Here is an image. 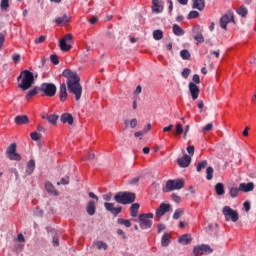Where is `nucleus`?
Returning a JSON list of instances; mask_svg holds the SVG:
<instances>
[{
    "instance_id": "obj_35",
    "label": "nucleus",
    "mask_w": 256,
    "mask_h": 256,
    "mask_svg": "<svg viewBox=\"0 0 256 256\" xmlns=\"http://www.w3.org/2000/svg\"><path fill=\"white\" fill-rule=\"evenodd\" d=\"M153 38L155 41H161L163 39V31L162 30H155L153 32Z\"/></svg>"
},
{
    "instance_id": "obj_49",
    "label": "nucleus",
    "mask_w": 256,
    "mask_h": 256,
    "mask_svg": "<svg viewBox=\"0 0 256 256\" xmlns=\"http://www.w3.org/2000/svg\"><path fill=\"white\" fill-rule=\"evenodd\" d=\"M182 77L184 79H187L189 77V75H191V69L189 68H185L182 73H181Z\"/></svg>"
},
{
    "instance_id": "obj_53",
    "label": "nucleus",
    "mask_w": 256,
    "mask_h": 256,
    "mask_svg": "<svg viewBox=\"0 0 256 256\" xmlns=\"http://www.w3.org/2000/svg\"><path fill=\"white\" fill-rule=\"evenodd\" d=\"M192 81L194 84L199 85V83H201V78L199 77V74H194L192 77Z\"/></svg>"
},
{
    "instance_id": "obj_47",
    "label": "nucleus",
    "mask_w": 256,
    "mask_h": 256,
    "mask_svg": "<svg viewBox=\"0 0 256 256\" xmlns=\"http://www.w3.org/2000/svg\"><path fill=\"white\" fill-rule=\"evenodd\" d=\"M50 60L53 65H59V56L57 54L50 55Z\"/></svg>"
},
{
    "instance_id": "obj_34",
    "label": "nucleus",
    "mask_w": 256,
    "mask_h": 256,
    "mask_svg": "<svg viewBox=\"0 0 256 256\" xmlns=\"http://www.w3.org/2000/svg\"><path fill=\"white\" fill-rule=\"evenodd\" d=\"M239 191H241V190H239V188H237V187L230 188V190H229L230 197H232V199H235V197H238Z\"/></svg>"
},
{
    "instance_id": "obj_32",
    "label": "nucleus",
    "mask_w": 256,
    "mask_h": 256,
    "mask_svg": "<svg viewBox=\"0 0 256 256\" xmlns=\"http://www.w3.org/2000/svg\"><path fill=\"white\" fill-rule=\"evenodd\" d=\"M39 91H41V88H39V87H34L32 90H30L28 92V94L26 95L27 101H29V99H31V97H35V95H37V93H39Z\"/></svg>"
},
{
    "instance_id": "obj_63",
    "label": "nucleus",
    "mask_w": 256,
    "mask_h": 256,
    "mask_svg": "<svg viewBox=\"0 0 256 256\" xmlns=\"http://www.w3.org/2000/svg\"><path fill=\"white\" fill-rule=\"evenodd\" d=\"M17 240L19 243H25V236H23V234H18Z\"/></svg>"
},
{
    "instance_id": "obj_26",
    "label": "nucleus",
    "mask_w": 256,
    "mask_h": 256,
    "mask_svg": "<svg viewBox=\"0 0 256 256\" xmlns=\"http://www.w3.org/2000/svg\"><path fill=\"white\" fill-rule=\"evenodd\" d=\"M216 191V195L221 197V195H225V185L223 183H217L214 187Z\"/></svg>"
},
{
    "instance_id": "obj_17",
    "label": "nucleus",
    "mask_w": 256,
    "mask_h": 256,
    "mask_svg": "<svg viewBox=\"0 0 256 256\" xmlns=\"http://www.w3.org/2000/svg\"><path fill=\"white\" fill-rule=\"evenodd\" d=\"M59 99L61 103H65V101H67V84L66 83L60 84Z\"/></svg>"
},
{
    "instance_id": "obj_6",
    "label": "nucleus",
    "mask_w": 256,
    "mask_h": 256,
    "mask_svg": "<svg viewBox=\"0 0 256 256\" xmlns=\"http://www.w3.org/2000/svg\"><path fill=\"white\" fill-rule=\"evenodd\" d=\"M222 213L225 216L226 221H233V223H237V221H239V213L229 206H224Z\"/></svg>"
},
{
    "instance_id": "obj_15",
    "label": "nucleus",
    "mask_w": 256,
    "mask_h": 256,
    "mask_svg": "<svg viewBox=\"0 0 256 256\" xmlns=\"http://www.w3.org/2000/svg\"><path fill=\"white\" fill-rule=\"evenodd\" d=\"M163 1L161 0H152V12L153 13H163Z\"/></svg>"
},
{
    "instance_id": "obj_46",
    "label": "nucleus",
    "mask_w": 256,
    "mask_h": 256,
    "mask_svg": "<svg viewBox=\"0 0 256 256\" xmlns=\"http://www.w3.org/2000/svg\"><path fill=\"white\" fill-rule=\"evenodd\" d=\"M57 185H69V173L64 178H61V181L57 182Z\"/></svg>"
},
{
    "instance_id": "obj_64",
    "label": "nucleus",
    "mask_w": 256,
    "mask_h": 256,
    "mask_svg": "<svg viewBox=\"0 0 256 256\" xmlns=\"http://www.w3.org/2000/svg\"><path fill=\"white\" fill-rule=\"evenodd\" d=\"M97 21H99V18H98L97 16H93V17L90 19L89 23H90L91 25H95V23H97Z\"/></svg>"
},
{
    "instance_id": "obj_33",
    "label": "nucleus",
    "mask_w": 256,
    "mask_h": 256,
    "mask_svg": "<svg viewBox=\"0 0 256 256\" xmlns=\"http://www.w3.org/2000/svg\"><path fill=\"white\" fill-rule=\"evenodd\" d=\"M180 57L184 61H187V60L191 59V53H189V50L184 49V50L180 51Z\"/></svg>"
},
{
    "instance_id": "obj_4",
    "label": "nucleus",
    "mask_w": 256,
    "mask_h": 256,
    "mask_svg": "<svg viewBox=\"0 0 256 256\" xmlns=\"http://www.w3.org/2000/svg\"><path fill=\"white\" fill-rule=\"evenodd\" d=\"M185 187V180L183 178L168 180L166 186L162 188L163 193H171V191H179Z\"/></svg>"
},
{
    "instance_id": "obj_61",
    "label": "nucleus",
    "mask_w": 256,
    "mask_h": 256,
    "mask_svg": "<svg viewBox=\"0 0 256 256\" xmlns=\"http://www.w3.org/2000/svg\"><path fill=\"white\" fill-rule=\"evenodd\" d=\"M130 127L132 129H135L137 127V119L133 118L131 121H130Z\"/></svg>"
},
{
    "instance_id": "obj_29",
    "label": "nucleus",
    "mask_w": 256,
    "mask_h": 256,
    "mask_svg": "<svg viewBox=\"0 0 256 256\" xmlns=\"http://www.w3.org/2000/svg\"><path fill=\"white\" fill-rule=\"evenodd\" d=\"M139 203H134L131 205L130 207V215L131 217H137V215L139 214Z\"/></svg>"
},
{
    "instance_id": "obj_59",
    "label": "nucleus",
    "mask_w": 256,
    "mask_h": 256,
    "mask_svg": "<svg viewBox=\"0 0 256 256\" xmlns=\"http://www.w3.org/2000/svg\"><path fill=\"white\" fill-rule=\"evenodd\" d=\"M244 209L246 212L251 211V202L249 201L244 202Z\"/></svg>"
},
{
    "instance_id": "obj_21",
    "label": "nucleus",
    "mask_w": 256,
    "mask_h": 256,
    "mask_svg": "<svg viewBox=\"0 0 256 256\" xmlns=\"http://www.w3.org/2000/svg\"><path fill=\"white\" fill-rule=\"evenodd\" d=\"M97 210V207L95 205V201L90 200L86 206V212L88 215H94Z\"/></svg>"
},
{
    "instance_id": "obj_14",
    "label": "nucleus",
    "mask_w": 256,
    "mask_h": 256,
    "mask_svg": "<svg viewBox=\"0 0 256 256\" xmlns=\"http://www.w3.org/2000/svg\"><path fill=\"white\" fill-rule=\"evenodd\" d=\"M177 163L179 167L185 169L186 167H189V165H191V156L185 154L182 158L177 159Z\"/></svg>"
},
{
    "instance_id": "obj_3",
    "label": "nucleus",
    "mask_w": 256,
    "mask_h": 256,
    "mask_svg": "<svg viewBox=\"0 0 256 256\" xmlns=\"http://www.w3.org/2000/svg\"><path fill=\"white\" fill-rule=\"evenodd\" d=\"M135 199L136 196L133 192H118L114 196V201L120 205H131V203H135Z\"/></svg>"
},
{
    "instance_id": "obj_36",
    "label": "nucleus",
    "mask_w": 256,
    "mask_h": 256,
    "mask_svg": "<svg viewBox=\"0 0 256 256\" xmlns=\"http://www.w3.org/2000/svg\"><path fill=\"white\" fill-rule=\"evenodd\" d=\"M0 9L1 11H9V0H1Z\"/></svg>"
},
{
    "instance_id": "obj_45",
    "label": "nucleus",
    "mask_w": 256,
    "mask_h": 256,
    "mask_svg": "<svg viewBox=\"0 0 256 256\" xmlns=\"http://www.w3.org/2000/svg\"><path fill=\"white\" fill-rule=\"evenodd\" d=\"M41 137H42L41 133H38V132L30 133V138L32 139V141H39Z\"/></svg>"
},
{
    "instance_id": "obj_38",
    "label": "nucleus",
    "mask_w": 256,
    "mask_h": 256,
    "mask_svg": "<svg viewBox=\"0 0 256 256\" xmlns=\"http://www.w3.org/2000/svg\"><path fill=\"white\" fill-rule=\"evenodd\" d=\"M207 165H208L207 160H203V161L199 162L197 164L196 171H198V173L203 171V169H205V167H207Z\"/></svg>"
},
{
    "instance_id": "obj_60",
    "label": "nucleus",
    "mask_w": 256,
    "mask_h": 256,
    "mask_svg": "<svg viewBox=\"0 0 256 256\" xmlns=\"http://www.w3.org/2000/svg\"><path fill=\"white\" fill-rule=\"evenodd\" d=\"M140 177H135L130 180V185H137L139 183Z\"/></svg>"
},
{
    "instance_id": "obj_42",
    "label": "nucleus",
    "mask_w": 256,
    "mask_h": 256,
    "mask_svg": "<svg viewBox=\"0 0 256 256\" xmlns=\"http://www.w3.org/2000/svg\"><path fill=\"white\" fill-rule=\"evenodd\" d=\"M182 133H183V125H181V123H178L176 125V131L174 132V137L182 135Z\"/></svg>"
},
{
    "instance_id": "obj_23",
    "label": "nucleus",
    "mask_w": 256,
    "mask_h": 256,
    "mask_svg": "<svg viewBox=\"0 0 256 256\" xmlns=\"http://www.w3.org/2000/svg\"><path fill=\"white\" fill-rule=\"evenodd\" d=\"M193 239L189 234H184L179 237L178 242L181 243V245H189Z\"/></svg>"
},
{
    "instance_id": "obj_16",
    "label": "nucleus",
    "mask_w": 256,
    "mask_h": 256,
    "mask_svg": "<svg viewBox=\"0 0 256 256\" xmlns=\"http://www.w3.org/2000/svg\"><path fill=\"white\" fill-rule=\"evenodd\" d=\"M253 189H255V184L253 182L240 183L239 185V190L242 191V193H250Z\"/></svg>"
},
{
    "instance_id": "obj_39",
    "label": "nucleus",
    "mask_w": 256,
    "mask_h": 256,
    "mask_svg": "<svg viewBox=\"0 0 256 256\" xmlns=\"http://www.w3.org/2000/svg\"><path fill=\"white\" fill-rule=\"evenodd\" d=\"M238 15L242 16V17H247L249 10H247V8H245V6H241L238 10H237Z\"/></svg>"
},
{
    "instance_id": "obj_56",
    "label": "nucleus",
    "mask_w": 256,
    "mask_h": 256,
    "mask_svg": "<svg viewBox=\"0 0 256 256\" xmlns=\"http://www.w3.org/2000/svg\"><path fill=\"white\" fill-rule=\"evenodd\" d=\"M52 243H53L54 247H59V236L54 235L53 239H52Z\"/></svg>"
},
{
    "instance_id": "obj_62",
    "label": "nucleus",
    "mask_w": 256,
    "mask_h": 256,
    "mask_svg": "<svg viewBox=\"0 0 256 256\" xmlns=\"http://www.w3.org/2000/svg\"><path fill=\"white\" fill-rule=\"evenodd\" d=\"M173 130V124H170L169 126H166L163 128V133H168V131Z\"/></svg>"
},
{
    "instance_id": "obj_27",
    "label": "nucleus",
    "mask_w": 256,
    "mask_h": 256,
    "mask_svg": "<svg viewBox=\"0 0 256 256\" xmlns=\"http://www.w3.org/2000/svg\"><path fill=\"white\" fill-rule=\"evenodd\" d=\"M171 243V236L169 234H164L161 238V245L162 247H169Z\"/></svg>"
},
{
    "instance_id": "obj_10",
    "label": "nucleus",
    "mask_w": 256,
    "mask_h": 256,
    "mask_svg": "<svg viewBox=\"0 0 256 256\" xmlns=\"http://www.w3.org/2000/svg\"><path fill=\"white\" fill-rule=\"evenodd\" d=\"M194 256L199 255H209L210 253H213V250L211 246L202 244L200 246H195L193 249Z\"/></svg>"
},
{
    "instance_id": "obj_12",
    "label": "nucleus",
    "mask_w": 256,
    "mask_h": 256,
    "mask_svg": "<svg viewBox=\"0 0 256 256\" xmlns=\"http://www.w3.org/2000/svg\"><path fill=\"white\" fill-rule=\"evenodd\" d=\"M188 89L190 91V95L193 99V101H197V99H199V86H197V84H195L194 82H190L188 84Z\"/></svg>"
},
{
    "instance_id": "obj_44",
    "label": "nucleus",
    "mask_w": 256,
    "mask_h": 256,
    "mask_svg": "<svg viewBox=\"0 0 256 256\" xmlns=\"http://www.w3.org/2000/svg\"><path fill=\"white\" fill-rule=\"evenodd\" d=\"M213 167H208L207 169H206V179L208 180V181H211V179H213Z\"/></svg>"
},
{
    "instance_id": "obj_8",
    "label": "nucleus",
    "mask_w": 256,
    "mask_h": 256,
    "mask_svg": "<svg viewBox=\"0 0 256 256\" xmlns=\"http://www.w3.org/2000/svg\"><path fill=\"white\" fill-rule=\"evenodd\" d=\"M6 157L10 161H21V154L17 153V144L11 143L6 150Z\"/></svg>"
},
{
    "instance_id": "obj_2",
    "label": "nucleus",
    "mask_w": 256,
    "mask_h": 256,
    "mask_svg": "<svg viewBox=\"0 0 256 256\" xmlns=\"http://www.w3.org/2000/svg\"><path fill=\"white\" fill-rule=\"evenodd\" d=\"M17 81L19 89H22V91H27V89H31V87H33V83H35V76L33 75V72L24 70L17 77Z\"/></svg>"
},
{
    "instance_id": "obj_28",
    "label": "nucleus",
    "mask_w": 256,
    "mask_h": 256,
    "mask_svg": "<svg viewBox=\"0 0 256 256\" xmlns=\"http://www.w3.org/2000/svg\"><path fill=\"white\" fill-rule=\"evenodd\" d=\"M33 171H35V160L31 159V160L27 163L26 175H31V174H33Z\"/></svg>"
},
{
    "instance_id": "obj_9",
    "label": "nucleus",
    "mask_w": 256,
    "mask_h": 256,
    "mask_svg": "<svg viewBox=\"0 0 256 256\" xmlns=\"http://www.w3.org/2000/svg\"><path fill=\"white\" fill-rule=\"evenodd\" d=\"M229 23L235 24V15L231 10L220 18V27L224 29V31H227V25H229Z\"/></svg>"
},
{
    "instance_id": "obj_52",
    "label": "nucleus",
    "mask_w": 256,
    "mask_h": 256,
    "mask_svg": "<svg viewBox=\"0 0 256 256\" xmlns=\"http://www.w3.org/2000/svg\"><path fill=\"white\" fill-rule=\"evenodd\" d=\"M213 129V123H208L202 128L203 133H207Z\"/></svg>"
},
{
    "instance_id": "obj_7",
    "label": "nucleus",
    "mask_w": 256,
    "mask_h": 256,
    "mask_svg": "<svg viewBox=\"0 0 256 256\" xmlns=\"http://www.w3.org/2000/svg\"><path fill=\"white\" fill-rule=\"evenodd\" d=\"M40 91H42L46 97H55V95H57V86L53 83H43L40 86Z\"/></svg>"
},
{
    "instance_id": "obj_50",
    "label": "nucleus",
    "mask_w": 256,
    "mask_h": 256,
    "mask_svg": "<svg viewBox=\"0 0 256 256\" xmlns=\"http://www.w3.org/2000/svg\"><path fill=\"white\" fill-rule=\"evenodd\" d=\"M45 39H47V36L42 35V36L36 38L34 40V43H36V45H39V43H45Z\"/></svg>"
},
{
    "instance_id": "obj_20",
    "label": "nucleus",
    "mask_w": 256,
    "mask_h": 256,
    "mask_svg": "<svg viewBox=\"0 0 256 256\" xmlns=\"http://www.w3.org/2000/svg\"><path fill=\"white\" fill-rule=\"evenodd\" d=\"M14 121L16 125H27L29 123V117L27 115L16 116Z\"/></svg>"
},
{
    "instance_id": "obj_51",
    "label": "nucleus",
    "mask_w": 256,
    "mask_h": 256,
    "mask_svg": "<svg viewBox=\"0 0 256 256\" xmlns=\"http://www.w3.org/2000/svg\"><path fill=\"white\" fill-rule=\"evenodd\" d=\"M198 16H199V12L192 10L188 14V19H196V17H198Z\"/></svg>"
},
{
    "instance_id": "obj_37",
    "label": "nucleus",
    "mask_w": 256,
    "mask_h": 256,
    "mask_svg": "<svg viewBox=\"0 0 256 256\" xmlns=\"http://www.w3.org/2000/svg\"><path fill=\"white\" fill-rule=\"evenodd\" d=\"M59 119L58 115L51 114L47 116V121L51 123V125H55L57 123V120Z\"/></svg>"
},
{
    "instance_id": "obj_54",
    "label": "nucleus",
    "mask_w": 256,
    "mask_h": 256,
    "mask_svg": "<svg viewBox=\"0 0 256 256\" xmlns=\"http://www.w3.org/2000/svg\"><path fill=\"white\" fill-rule=\"evenodd\" d=\"M72 40H73V34L68 33L60 41H65L67 43V41H72Z\"/></svg>"
},
{
    "instance_id": "obj_22",
    "label": "nucleus",
    "mask_w": 256,
    "mask_h": 256,
    "mask_svg": "<svg viewBox=\"0 0 256 256\" xmlns=\"http://www.w3.org/2000/svg\"><path fill=\"white\" fill-rule=\"evenodd\" d=\"M172 31L177 37L185 35V30L181 26H179V24H174L172 27Z\"/></svg>"
},
{
    "instance_id": "obj_40",
    "label": "nucleus",
    "mask_w": 256,
    "mask_h": 256,
    "mask_svg": "<svg viewBox=\"0 0 256 256\" xmlns=\"http://www.w3.org/2000/svg\"><path fill=\"white\" fill-rule=\"evenodd\" d=\"M117 223L119 225H124L125 227H131V220H125L123 218H118Z\"/></svg>"
},
{
    "instance_id": "obj_41",
    "label": "nucleus",
    "mask_w": 256,
    "mask_h": 256,
    "mask_svg": "<svg viewBox=\"0 0 256 256\" xmlns=\"http://www.w3.org/2000/svg\"><path fill=\"white\" fill-rule=\"evenodd\" d=\"M195 41H197V43H204L205 42V38L203 37V34L198 32L196 34L193 35Z\"/></svg>"
},
{
    "instance_id": "obj_19",
    "label": "nucleus",
    "mask_w": 256,
    "mask_h": 256,
    "mask_svg": "<svg viewBox=\"0 0 256 256\" xmlns=\"http://www.w3.org/2000/svg\"><path fill=\"white\" fill-rule=\"evenodd\" d=\"M192 9H197L198 11H203L205 9V0H191Z\"/></svg>"
},
{
    "instance_id": "obj_31",
    "label": "nucleus",
    "mask_w": 256,
    "mask_h": 256,
    "mask_svg": "<svg viewBox=\"0 0 256 256\" xmlns=\"http://www.w3.org/2000/svg\"><path fill=\"white\" fill-rule=\"evenodd\" d=\"M94 245L97 247V249H99V251H107V249H109V245L103 241H97L94 243Z\"/></svg>"
},
{
    "instance_id": "obj_43",
    "label": "nucleus",
    "mask_w": 256,
    "mask_h": 256,
    "mask_svg": "<svg viewBox=\"0 0 256 256\" xmlns=\"http://www.w3.org/2000/svg\"><path fill=\"white\" fill-rule=\"evenodd\" d=\"M183 216V209L178 208L175 210L174 214H173V219H180Z\"/></svg>"
},
{
    "instance_id": "obj_25",
    "label": "nucleus",
    "mask_w": 256,
    "mask_h": 256,
    "mask_svg": "<svg viewBox=\"0 0 256 256\" xmlns=\"http://www.w3.org/2000/svg\"><path fill=\"white\" fill-rule=\"evenodd\" d=\"M60 120L62 121V123H68L69 125L73 124V115L69 114V113H64L61 115Z\"/></svg>"
},
{
    "instance_id": "obj_18",
    "label": "nucleus",
    "mask_w": 256,
    "mask_h": 256,
    "mask_svg": "<svg viewBox=\"0 0 256 256\" xmlns=\"http://www.w3.org/2000/svg\"><path fill=\"white\" fill-rule=\"evenodd\" d=\"M70 21L71 20L69 16H67V14H64L61 17H56L54 20L56 25H62V26L69 25Z\"/></svg>"
},
{
    "instance_id": "obj_55",
    "label": "nucleus",
    "mask_w": 256,
    "mask_h": 256,
    "mask_svg": "<svg viewBox=\"0 0 256 256\" xmlns=\"http://www.w3.org/2000/svg\"><path fill=\"white\" fill-rule=\"evenodd\" d=\"M102 197L104 201H111V199H113V193L109 192L107 194H104Z\"/></svg>"
},
{
    "instance_id": "obj_13",
    "label": "nucleus",
    "mask_w": 256,
    "mask_h": 256,
    "mask_svg": "<svg viewBox=\"0 0 256 256\" xmlns=\"http://www.w3.org/2000/svg\"><path fill=\"white\" fill-rule=\"evenodd\" d=\"M169 211H171V204L162 203L156 209L155 215L156 217H163V215H165V213H169Z\"/></svg>"
},
{
    "instance_id": "obj_48",
    "label": "nucleus",
    "mask_w": 256,
    "mask_h": 256,
    "mask_svg": "<svg viewBox=\"0 0 256 256\" xmlns=\"http://www.w3.org/2000/svg\"><path fill=\"white\" fill-rule=\"evenodd\" d=\"M12 61L16 64L21 63V55L18 53H14L12 55Z\"/></svg>"
},
{
    "instance_id": "obj_58",
    "label": "nucleus",
    "mask_w": 256,
    "mask_h": 256,
    "mask_svg": "<svg viewBox=\"0 0 256 256\" xmlns=\"http://www.w3.org/2000/svg\"><path fill=\"white\" fill-rule=\"evenodd\" d=\"M186 151L189 153V155H195V146H188Z\"/></svg>"
},
{
    "instance_id": "obj_24",
    "label": "nucleus",
    "mask_w": 256,
    "mask_h": 256,
    "mask_svg": "<svg viewBox=\"0 0 256 256\" xmlns=\"http://www.w3.org/2000/svg\"><path fill=\"white\" fill-rule=\"evenodd\" d=\"M45 189L47 193H50V195H59V192L55 189V186H53L51 182H46Z\"/></svg>"
},
{
    "instance_id": "obj_57",
    "label": "nucleus",
    "mask_w": 256,
    "mask_h": 256,
    "mask_svg": "<svg viewBox=\"0 0 256 256\" xmlns=\"http://www.w3.org/2000/svg\"><path fill=\"white\" fill-rule=\"evenodd\" d=\"M172 199L175 203H181V197L177 195L176 193L172 194Z\"/></svg>"
},
{
    "instance_id": "obj_5",
    "label": "nucleus",
    "mask_w": 256,
    "mask_h": 256,
    "mask_svg": "<svg viewBox=\"0 0 256 256\" xmlns=\"http://www.w3.org/2000/svg\"><path fill=\"white\" fill-rule=\"evenodd\" d=\"M154 214L153 213H143L139 215V223H140V228L145 230V229H151L153 225V219Z\"/></svg>"
},
{
    "instance_id": "obj_30",
    "label": "nucleus",
    "mask_w": 256,
    "mask_h": 256,
    "mask_svg": "<svg viewBox=\"0 0 256 256\" xmlns=\"http://www.w3.org/2000/svg\"><path fill=\"white\" fill-rule=\"evenodd\" d=\"M59 47H60L61 51H71V49H72L71 44H68L67 42H65V40L59 41Z\"/></svg>"
},
{
    "instance_id": "obj_11",
    "label": "nucleus",
    "mask_w": 256,
    "mask_h": 256,
    "mask_svg": "<svg viewBox=\"0 0 256 256\" xmlns=\"http://www.w3.org/2000/svg\"><path fill=\"white\" fill-rule=\"evenodd\" d=\"M104 207L106 211H109L112 215H114V217H117L119 213L123 211V207L121 206L115 207V203H111V202H105Z\"/></svg>"
},
{
    "instance_id": "obj_1",
    "label": "nucleus",
    "mask_w": 256,
    "mask_h": 256,
    "mask_svg": "<svg viewBox=\"0 0 256 256\" xmlns=\"http://www.w3.org/2000/svg\"><path fill=\"white\" fill-rule=\"evenodd\" d=\"M63 77L67 79V88L68 93H72L75 95L76 101L81 99V95H83V86H81V78L77 75V72L72 71L71 69H66L62 73Z\"/></svg>"
}]
</instances>
